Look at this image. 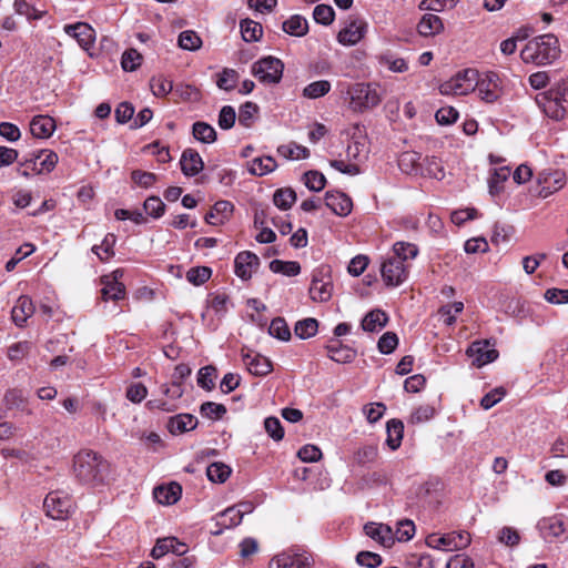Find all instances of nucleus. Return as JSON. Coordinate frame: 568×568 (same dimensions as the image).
<instances>
[{
  "mask_svg": "<svg viewBox=\"0 0 568 568\" xmlns=\"http://www.w3.org/2000/svg\"><path fill=\"white\" fill-rule=\"evenodd\" d=\"M73 474L75 478L87 485L103 484L110 474L108 460L92 449H81L73 457Z\"/></svg>",
  "mask_w": 568,
  "mask_h": 568,
  "instance_id": "1",
  "label": "nucleus"
},
{
  "mask_svg": "<svg viewBox=\"0 0 568 568\" xmlns=\"http://www.w3.org/2000/svg\"><path fill=\"white\" fill-rule=\"evenodd\" d=\"M536 102L544 113L556 121L568 114V78L560 79L550 90L539 93Z\"/></svg>",
  "mask_w": 568,
  "mask_h": 568,
  "instance_id": "2",
  "label": "nucleus"
},
{
  "mask_svg": "<svg viewBox=\"0 0 568 568\" xmlns=\"http://www.w3.org/2000/svg\"><path fill=\"white\" fill-rule=\"evenodd\" d=\"M560 54L558 38H530L520 52L526 63L548 64Z\"/></svg>",
  "mask_w": 568,
  "mask_h": 568,
  "instance_id": "3",
  "label": "nucleus"
},
{
  "mask_svg": "<svg viewBox=\"0 0 568 568\" xmlns=\"http://www.w3.org/2000/svg\"><path fill=\"white\" fill-rule=\"evenodd\" d=\"M58 154L48 149L33 151L20 163L18 173L24 178L34 174L50 173L58 163Z\"/></svg>",
  "mask_w": 568,
  "mask_h": 568,
  "instance_id": "4",
  "label": "nucleus"
},
{
  "mask_svg": "<svg viewBox=\"0 0 568 568\" xmlns=\"http://www.w3.org/2000/svg\"><path fill=\"white\" fill-rule=\"evenodd\" d=\"M478 71L476 69H465L458 71L450 80L439 85V92L444 95L455 94L465 95L475 91L478 84Z\"/></svg>",
  "mask_w": 568,
  "mask_h": 568,
  "instance_id": "5",
  "label": "nucleus"
},
{
  "mask_svg": "<svg viewBox=\"0 0 568 568\" xmlns=\"http://www.w3.org/2000/svg\"><path fill=\"white\" fill-rule=\"evenodd\" d=\"M349 108L355 112L375 108L381 102V95L376 88L369 83H356L347 91Z\"/></svg>",
  "mask_w": 568,
  "mask_h": 568,
  "instance_id": "6",
  "label": "nucleus"
},
{
  "mask_svg": "<svg viewBox=\"0 0 568 568\" xmlns=\"http://www.w3.org/2000/svg\"><path fill=\"white\" fill-rule=\"evenodd\" d=\"M48 517L55 520H65L74 510V503L69 494L63 490L50 491L43 501Z\"/></svg>",
  "mask_w": 568,
  "mask_h": 568,
  "instance_id": "7",
  "label": "nucleus"
},
{
  "mask_svg": "<svg viewBox=\"0 0 568 568\" xmlns=\"http://www.w3.org/2000/svg\"><path fill=\"white\" fill-rule=\"evenodd\" d=\"M312 555L298 547H291L275 555L268 564V568H313Z\"/></svg>",
  "mask_w": 568,
  "mask_h": 568,
  "instance_id": "8",
  "label": "nucleus"
},
{
  "mask_svg": "<svg viewBox=\"0 0 568 568\" xmlns=\"http://www.w3.org/2000/svg\"><path fill=\"white\" fill-rule=\"evenodd\" d=\"M333 283L327 266L313 271L310 286V296L315 302H327L332 297Z\"/></svg>",
  "mask_w": 568,
  "mask_h": 568,
  "instance_id": "9",
  "label": "nucleus"
},
{
  "mask_svg": "<svg viewBox=\"0 0 568 568\" xmlns=\"http://www.w3.org/2000/svg\"><path fill=\"white\" fill-rule=\"evenodd\" d=\"M470 535L467 531H452L443 536L432 535L427 538V545L444 551H454L466 548L470 544Z\"/></svg>",
  "mask_w": 568,
  "mask_h": 568,
  "instance_id": "10",
  "label": "nucleus"
},
{
  "mask_svg": "<svg viewBox=\"0 0 568 568\" xmlns=\"http://www.w3.org/2000/svg\"><path fill=\"white\" fill-rule=\"evenodd\" d=\"M381 273L386 286L395 287L406 281L408 266L398 256H389L381 265Z\"/></svg>",
  "mask_w": 568,
  "mask_h": 568,
  "instance_id": "11",
  "label": "nucleus"
},
{
  "mask_svg": "<svg viewBox=\"0 0 568 568\" xmlns=\"http://www.w3.org/2000/svg\"><path fill=\"white\" fill-rule=\"evenodd\" d=\"M284 65L274 57H266L253 64L254 75L264 83H277L282 79Z\"/></svg>",
  "mask_w": 568,
  "mask_h": 568,
  "instance_id": "12",
  "label": "nucleus"
},
{
  "mask_svg": "<svg viewBox=\"0 0 568 568\" xmlns=\"http://www.w3.org/2000/svg\"><path fill=\"white\" fill-rule=\"evenodd\" d=\"M475 90H477L483 101L493 103L497 101L501 94L500 79L493 71L483 74L478 73V84Z\"/></svg>",
  "mask_w": 568,
  "mask_h": 568,
  "instance_id": "13",
  "label": "nucleus"
},
{
  "mask_svg": "<svg viewBox=\"0 0 568 568\" xmlns=\"http://www.w3.org/2000/svg\"><path fill=\"white\" fill-rule=\"evenodd\" d=\"M466 354L471 358L473 365L483 367L498 357L497 349L490 345L489 341H476L467 348Z\"/></svg>",
  "mask_w": 568,
  "mask_h": 568,
  "instance_id": "14",
  "label": "nucleus"
},
{
  "mask_svg": "<svg viewBox=\"0 0 568 568\" xmlns=\"http://www.w3.org/2000/svg\"><path fill=\"white\" fill-rule=\"evenodd\" d=\"M539 195L547 197L564 187L566 175L561 171L542 172L538 175Z\"/></svg>",
  "mask_w": 568,
  "mask_h": 568,
  "instance_id": "15",
  "label": "nucleus"
},
{
  "mask_svg": "<svg viewBox=\"0 0 568 568\" xmlns=\"http://www.w3.org/2000/svg\"><path fill=\"white\" fill-rule=\"evenodd\" d=\"M260 265V258L256 254L244 251L236 255L234 260V271L235 274L246 281L252 277V274Z\"/></svg>",
  "mask_w": 568,
  "mask_h": 568,
  "instance_id": "16",
  "label": "nucleus"
},
{
  "mask_svg": "<svg viewBox=\"0 0 568 568\" xmlns=\"http://www.w3.org/2000/svg\"><path fill=\"white\" fill-rule=\"evenodd\" d=\"M118 274L120 276L122 273L120 271L113 272V275H105L101 278L102 282V288H101V296L102 300L108 301H119L124 298L125 296V287L124 285L118 280Z\"/></svg>",
  "mask_w": 568,
  "mask_h": 568,
  "instance_id": "17",
  "label": "nucleus"
},
{
  "mask_svg": "<svg viewBox=\"0 0 568 568\" xmlns=\"http://www.w3.org/2000/svg\"><path fill=\"white\" fill-rule=\"evenodd\" d=\"M242 361L247 371L255 376H265L273 369L272 362L258 353L242 352Z\"/></svg>",
  "mask_w": 568,
  "mask_h": 568,
  "instance_id": "18",
  "label": "nucleus"
},
{
  "mask_svg": "<svg viewBox=\"0 0 568 568\" xmlns=\"http://www.w3.org/2000/svg\"><path fill=\"white\" fill-rule=\"evenodd\" d=\"M187 551V546L184 542L179 541L175 537H165L158 539L155 546L151 551V556L154 559H160L169 552L181 557Z\"/></svg>",
  "mask_w": 568,
  "mask_h": 568,
  "instance_id": "19",
  "label": "nucleus"
},
{
  "mask_svg": "<svg viewBox=\"0 0 568 568\" xmlns=\"http://www.w3.org/2000/svg\"><path fill=\"white\" fill-rule=\"evenodd\" d=\"M325 204L338 216H347L353 209L352 199L338 191H327L325 194Z\"/></svg>",
  "mask_w": 568,
  "mask_h": 568,
  "instance_id": "20",
  "label": "nucleus"
},
{
  "mask_svg": "<svg viewBox=\"0 0 568 568\" xmlns=\"http://www.w3.org/2000/svg\"><path fill=\"white\" fill-rule=\"evenodd\" d=\"M180 165L182 173L187 178H192L203 170L204 162L197 151L189 148L182 152Z\"/></svg>",
  "mask_w": 568,
  "mask_h": 568,
  "instance_id": "21",
  "label": "nucleus"
},
{
  "mask_svg": "<svg viewBox=\"0 0 568 568\" xmlns=\"http://www.w3.org/2000/svg\"><path fill=\"white\" fill-rule=\"evenodd\" d=\"M57 124L53 118L39 114L30 121V132L37 139H49L55 131Z\"/></svg>",
  "mask_w": 568,
  "mask_h": 568,
  "instance_id": "22",
  "label": "nucleus"
},
{
  "mask_svg": "<svg viewBox=\"0 0 568 568\" xmlns=\"http://www.w3.org/2000/svg\"><path fill=\"white\" fill-rule=\"evenodd\" d=\"M364 531L369 538L384 547H389L394 544V532L388 525L367 523L364 526Z\"/></svg>",
  "mask_w": 568,
  "mask_h": 568,
  "instance_id": "23",
  "label": "nucleus"
},
{
  "mask_svg": "<svg viewBox=\"0 0 568 568\" xmlns=\"http://www.w3.org/2000/svg\"><path fill=\"white\" fill-rule=\"evenodd\" d=\"M34 310L32 300L29 296L22 295L12 307L11 318L17 326L22 327L28 318L33 315Z\"/></svg>",
  "mask_w": 568,
  "mask_h": 568,
  "instance_id": "24",
  "label": "nucleus"
},
{
  "mask_svg": "<svg viewBox=\"0 0 568 568\" xmlns=\"http://www.w3.org/2000/svg\"><path fill=\"white\" fill-rule=\"evenodd\" d=\"M196 425V417L184 413L170 417L168 422V429L172 435H180L194 429Z\"/></svg>",
  "mask_w": 568,
  "mask_h": 568,
  "instance_id": "25",
  "label": "nucleus"
},
{
  "mask_svg": "<svg viewBox=\"0 0 568 568\" xmlns=\"http://www.w3.org/2000/svg\"><path fill=\"white\" fill-rule=\"evenodd\" d=\"M182 494V487L178 483H171L168 486H159L153 490L154 498L162 505H172L176 503Z\"/></svg>",
  "mask_w": 568,
  "mask_h": 568,
  "instance_id": "26",
  "label": "nucleus"
},
{
  "mask_svg": "<svg viewBox=\"0 0 568 568\" xmlns=\"http://www.w3.org/2000/svg\"><path fill=\"white\" fill-rule=\"evenodd\" d=\"M418 36H438L444 31L442 19L434 13H425L418 26Z\"/></svg>",
  "mask_w": 568,
  "mask_h": 568,
  "instance_id": "27",
  "label": "nucleus"
},
{
  "mask_svg": "<svg viewBox=\"0 0 568 568\" xmlns=\"http://www.w3.org/2000/svg\"><path fill=\"white\" fill-rule=\"evenodd\" d=\"M388 323V316L382 310H373L362 321V328L365 332H377Z\"/></svg>",
  "mask_w": 568,
  "mask_h": 568,
  "instance_id": "28",
  "label": "nucleus"
},
{
  "mask_svg": "<svg viewBox=\"0 0 568 568\" xmlns=\"http://www.w3.org/2000/svg\"><path fill=\"white\" fill-rule=\"evenodd\" d=\"M538 528L545 539L556 538L564 534V523L558 517L542 518L538 523Z\"/></svg>",
  "mask_w": 568,
  "mask_h": 568,
  "instance_id": "29",
  "label": "nucleus"
},
{
  "mask_svg": "<svg viewBox=\"0 0 568 568\" xmlns=\"http://www.w3.org/2000/svg\"><path fill=\"white\" fill-rule=\"evenodd\" d=\"M387 438L386 444L392 449H397L403 439L404 424L399 419H390L386 425Z\"/></svg>",
  "mask_w": 568,
  "mask_h": 568,
  "instance_id": "30",
  "label": "nucleus"
},
{
  "mask_svg": "<svg viewBox=\"0 0 568 568\" xmlns=\"http://www.w3.org/2000/svg\"><path fill=\"white\" fill-rule=\"evenodd\" d=\"M283 31L287 36H306L308 32V22L301 14H294L283 22Z\"/></svg>",
  "mask_w": 568,
  "mask_h": 568,
  "instance_id": "31",
  "label": "nucleus"
},
{
  "mask_svg": "<svg viewBox=\"0 0 568 568\" xmlns=\"http://www.w3.org/2000/svg\"><path fill=\"white\" fill-rule=\"evenodd\" d=\"M244 511L237 507H229L217 514V525L223 528H232L241 524Z\"/></svg>",
  "mask_w": 568,
  "mask_h": 568,
  "instance_id": "32",
  "label": "nucleus"
},
{
  "mask_svg": "<svg viewBox=\"0 0 568 568\" xmlns=\"http://www.w3.org/2000/svg\"><path fill=\"white\" fill-rule=\"evenodd\" d=\"M276 166V161L272 156L256 158L248 162V172L262 176L273 172Z\"/></svg>",
  "mask_w": 568,
  "mask_h": 568,
  "instance_id": "33",
  "label": "nucleus"
},
{
  "mask_svg": "<svg viewBox=\"0 0 568 568\" xmlns=\"http://www.w3.org/2000/svg\"><path fill=\"white\" fill-rule=\"evenodd\" d=\"M347 159L349 161L362 162L367 158L368 146L365 136H359L354 139L352 143L348 144L346 150Z\"/></svg>",
  "mask_w": 568,
  "mask_h": 568,
  "instance_id": "34",
  "label": "nucleus"
},
{
  "mask_svg": "<svg viewBox=\"0 0 568 568\" xmlns=\"http://www.w3.org/2000/svg\"><path fill=\"white\" fill-rule=\"evenodd\" d=\"M193 136L202 143H213L216 141L215 129L206 122L197 121L192 126Z\"/></svg>",
  "mask_w": 568,
  "mask_h": 568,
  "instance_id": "35",
  "label": "nucleus"
},
{
  "mask_svg": "<svg viewBox=\"0 0 568 568\" xmlns=\"http://www.w3.org/2000/svg\"><path fill=\"white\" fill-rule=\"evenodd\" d=\"M277 153L286 160H300L307 159L310 156V150L307 148L294 142L280 145L277 148Z\"/></svg>",
  "mask_w": 568,
  "mask_h": 568,
  "instance_id": "36",
  "label": "nucleus"
},
{
  "mask_svg": "<svg viewBox=\"0 0 568 568\" xmlns=\"http://www.w3.org/2000/svg\"><path fill=\"white\" fill-rule=\"evenodd\" d=\"M231 473V467L221 462L212 463L206 468V476L212 483L222 484L226 481Z\"/></svg>",
  "mask_w": 568,
  "mask_h": 568,
  "instance_id": "37",
  "label": "nucleus"
},
{
  "mask_svg": "<svg viewBox=\"0 0 568 568\" xmlns=\"http://www.w3.org/2000/svg\"><path fill=\"white\" fill-rule=\"evenodd\" d=\"M240 75L237 71L230 68H224L220 73L216 74L215 83L219 89L224 91H232L237 82H239Z\"/></svg>",
  "mask_w": 568,
  "mask_h": 568,
  "instance_id": "38",
  "label": "nucleus"
},
{
  "mask_svg": "<svg viewBox=\"0 0 568 568\" xmlns=\"http://www.w3.org/2000/svg\"><path fill=\"white\" fill-rule=\"evenodd\" d=\"M318 329V322L313 317H307L298 321L295 324L294 333L302 339H307L316 335Z\"/></svg>",
  "mask_w": 568,
  "mask_h": 568,
  "instance_id": "39",
  "label": "nucleus"
},
{
  "mask_svg": "<svg viewBox=\"0 0 568 568\" xmlns=\"http://www.w3.org/2000/svg\"><path fill=\"white\" fill-rule=\"evenodd\" d=\"M393 255L398 256L404 264L418 255L417 245L408 242H396L393 245Z\"/></svg>",
  "mask_w": 568,
  "mask_h": 568,
  "instance_id": "40",
  "label": "nucleus"
},
{
  "mask_svg": "<svg viewBox=\"0 0 568 568\" xmlns=\"http://www.w3.org/2000/svg\"><path fill=\"white\" fill-rule=\"evenodd\" d=\"M143 55L135 49H126L121 58V67L126 72H133L142 64Z\"/></svg>",
  "mask_w": 568,
  "mask_h": 568,
  "instance_id": "41",
  "label": "nucleus"
},
{
  "mask_svg": "<svg viewBox=\"0 0 568 568\" xmlns=\"http://www.w3.org/2000/svg\"><path fill=\"white\" fill-rule=\"evenodd\" d=\"M268 333L271 336L283 342H287L291 338L290 327L283 317H275L272 320Z\"/></svg>",
  "mask_w": 568,
  "mask_h": 568,
  "instance_id": "42",
  "label": "nucleus"
},
{
  "mask_svg": "<svg viewBox=\"0 0 568 568\" xmlns=\"http://www.w3.org/2000/svg\"><path fill=\"white\" fill-rule=\"evenodd\" d=\"M510 170L507 166L495 169L491 178L488 181L489 193L497 195L501 189L503 183L509 178Z\"/></svg>",
  "mask_w": 568,
  "mask_h": 568,
  "instance_id": "43",
  "label": "nucleus"
},
{
  "mask_svg": "<svg viewBox=\"0 0 568 568\" xmlns=\"http://www.w3.org/2000/svg\"><path fill=\"white\" fill-rule=\"evenodd\" d=\"M296 201V193L292 189H280L273 195L275 206L281 210H288Z\"/></svg>",
  "mask_w": 568,
  "mask_h": 568,
  "instance_id": "44",
  "label": "nucleus"
},
{
  "mask_svg": "<svg viewBox=\"0 0 568 568\" xmlns=\"http://www.w3.org/2000/svg\"><path fill=\"white\" fill-rule=\"evenodd\" d=\"M116 242L114 234H106L100 245H94L92 251L99 256L101 261H106L113 256V246Z\"/></svg>",
  "mask_w": 568,
  "mask_h": 568,
  "instance_id": "45",
  "label": "nucleus"
},
{
  "mask_svg": "<svg viewBox=\"0 0 568 568\" xmlns=\"http://www.w3.org/2000/svg\"><path fill=\"white\" fill-rule=\"evenodd\" d=\"M331 90V83L327 80H320L307 84L303 90V95L307 99H317L324 97Z\"/></svg>",
  "mask_w": 568,
  "mask_h": 568,
  "instance_id": "46",
  "label": "nucleus"
},
{
  "mask_svg": "<svg viewBox=\"0 0 568 568\" xmlns=\"http://www.w3.org/2000/svg\"><path fill=\"white\" fill-rule=\"evenodd\" d=\"M215 378L216 368L212 365L204 366L197 373V385L205 390H211L215 386Z\"/></svg>",
  "mask_w": 568,
  "mask_h": 568,
  "instance_id": "47",
  "label": "nucleus"
},
{
  "mask_svg": "<svg viewBox=\"0 0 568 568\" xmlns=\"http://www.w3.org/2000/svg\"><path fill=\"white\" fill-rule=\"evenodd\" d=\"M212 275V270L207 266H195L191 267L186 272V280L195 285H202L204 284Z\"/></svg>",
  "mask_w": 568,
  "mask_h": 568,
  "instance_id": "48",
  "label": "nucleus"
},
{
  "mask_svg": "<svg viewBox=\"0 0 568 568\" xmlns=\"http://www.w3.org/2000/svg\"><path fill=\"white\" fill-rule=\"evenodd\" d=\"M378 61L392 72L403 73L408 70L407 62L403 58H397L393 54H382Z\"/></svg>",
  "mask_w": 568,
  "mask_h": 568,
  "instance_id": "49",
  "label": "nucleus"
},
{
  "mask_svg": "<svg viewBox=\"0 0 568 568\" xmlns=\"http://www.w3.org/2000/svg\"><path fill=\"white\" fill-rule=\"evenodd\" d=\"M200 412L206 418L219 420L226 414V407L223 404L205 402L201 405Z\"/></svg>",
  "mask_w": 568,
  "mask_h": 568,
  "instance_id": "50",
  "label": "nucleus"
},
{
  "mask_svg": "<svg viewBox=\"0 0 568 568\" xmlns=\"http://www.w3.org/2000/svg\"><path fill=\"white\" fill-rule=\"evenodd\" d=\"M150 88L155 97H165L172 91L173 84L163 75H158L151 78Z\"/></svg>",
  "mask_w": 568,
  "mask_h": 568,
  "instance_id": "51",
  "label": "nucleus"
},
{
  "mask_svg": "<svg viewBox=\"0 0 568 568\" xmlns=\"http://www.w3.org/2000/svg\"><path fill=\"white\" fill-rule=\"evenodd\" d=\"M368 32V24L361 18H353L337 36H364Z\"/></svg>",
  "mask_w": 568,
  "mask_h": 568,
  "instance_id": "52",
  "label": "nucleus"
},
{
  "mask_svg": "<svg viewBox=\"0 0 568 568\" xmlns=\"http://www.w3.org/2000/svg\"><path fill=\"white\" fill-rule=\"evenodd\" d=\"M377 456L378 448L376 445H365L355 453L354 459L359 465H366L375 462Z\"/></svg>",
  "mask_w": 568,
  "mask_h": 568,
  "instance_id": "53",
  "label": "nucleus"
},
{
  "mask_svg": "<svg viewBox=\"0 0 568 568\" xmlns=\"http://www.w3.org/2000/svg\"><path fill=\"white\" fill-rule=\"evenodd\" d=\"M327 351L329 358L337 363H349L355 357V353L351 348L343 346L329 345Z\"/></svg>",
  "mask_w": 568,
  "mask_h": 568,
  "instance_id": "54",
  "label": "nucleus"
},
{
  "mask_svg": "<svg viewBox=\"0 0 568 568\" xmlns=\"http://www.w3.org/2000/svg\"><path fill=\"white\" fill-rule=\"evenodd\" d=\"M304 183L311 191L320 192L325 187L326 179L318 171H308L304 174Z\"/></svg>",
  "mask_w": 568,
  "mask_h": 568,
  "instance_id": "55",
  "label": "nucleus"
},
{
  "mask_svg": "<svg viewBox=\"0 0 568 568\" xmlns=\"http://www.w3.org/2000/svg\"><path fill=\"white\" fill-rule=\"evenodd\" d=\"M335 12L331 6L317 4L313 11V18L317 23L328 26L334 21Z\"/></svg>",
  "mask_w": 568,
  "mask_h": 568,
  "instance_id": "56",
  "label": "nucleus"
},
{
  "mask_svg": "<svg viewBox=\"0 0 568 568\" xmlns=\"http://www.w3.org/2000/svg\"><path fill=\"white\" fill-rule=\"evenodd\" d=\"M143 209L150 216L158 219L163 215L165 204L159 196H149L143 204Z\"/></svg>",
  "mask_w": 568,
  "mask_h": 568,
  "instance_id": "57",
  "label": "nucleus"
},
{
  "mask_svg": "<svg viewBox=\"0 0 568 568\" xmlns=\"http://www.w3.org/2000/svg\"><path fill=\"white\" fill-rule=\"evenodd\" d=\"M13 7L18 14L24 16L28 20L41 19L44 14L43 11H39L31 7L26 0H16Z\"/></svg>",
  "mask_w": 568,
  "mask_h": 568,
  "instance_id": "58",
  "label": "nucleus"
},
{
  "mask_svg": "<svg viewBox=\"0 0 568 568\" xmlns=\"http://www.w3.org/2000/svg\"><path fill=\"white\" fill-rule=\"evenodd\" d=\"M131 180L140 187L149 189L158 180V176L152 172L134 170L131 173Z\"/></svg>",
  "mask_w": 568,
  "mask_h": 568,
  "instance_id": "59",
  "label": "nucleus"
},
{
  "mask_svg": "<svg viewBox=\"0 0 568 568\" xmlns=\"http://www.w3.org/2000/svg\"><path fill=\"white\" fill-rule=\"evenodd\" d=\"M398 345V337L393 332L384 333L378 339L377 347L382 354H390Z\"/></svg>",
  "mask_w": 568,
  "mask_h": 568,
  "instance_id": "60",
  "label": "nucleus"
},
{
  "mask_svg": "<svg viewBox=\"0 0 568 568\" xmlns=\"http://www.w3.org/2000/svg\"><path fill=\"white\" fill-rule=\"evenodd\" d=\"M32 344L28 341H22L12 344L8 348V357L11 361H21L31 351Z\"/></svg>",
  "mask_w": 568,
  "mask_h": 568,
  "instance_id": "61",
  "label": "nucleus"
},
{
  "mask_svg": "<svg viewBox=\"0 0 568 568\" xmlns=\"http://www.w3.org/2000/svg\"><path fill=\"white\" fill-rule=\"evenodd\" d=\"M356 562L367 568H377L382 565L383 559L378 554L372 551H359L356 555Z\"/></svg>",
  "mask_w": 568,
  "mask_h": 568,
  "instance_id": "62",
  "label": "nucleus"
},
{
  "mask_svg": "<svg viewBox=\"0 0 568 568\" xmlns=\"http://www.w3.org/2000/svg\"><path fill=\"white\" fill-rule=\"evenodd\" d=\"M419 159L418 153L404 152L398 159V165L403 172L410 173L417 168Z\"/></svg>",
  "mask_w": 568,
  "mask_h": 568,
  "instance_id": "63",
  "label": "nucleus"
},
{
  "mask_svg": "<svg viewBox=\"0 0 568 568\" xmlns=\"http://www.w3.org/2000/svg\"><path fill=\"white\" fill-rule=\"evenodd\" d=\"M435 416V408L428 404L418 406L410 415L412 424L425 423Z\"/></svg>",
  "mask_w": 568,
  "mask_h": 568,
  "instance_id": "64",
  "label": "nucleus"
}]
</instances>
